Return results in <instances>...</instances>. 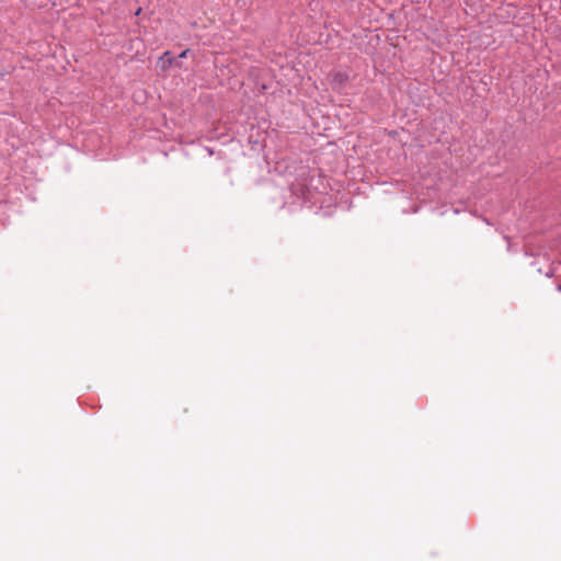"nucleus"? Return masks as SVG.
I'll use <instances>...</instances> for the list:
<instances>
[{"mask_svg":"<svg viewBox=\"0 0 561 561\" xmlns=\"http://www.w3.org/2000/svg\"><path fill=\"white\" fill-rule=\"evenodd\" d=\"M173 64L174 59L171 57L170 51L163 53V55L158 59V67L161 71H168Z\"/></svg>","mask_w":561,"mask_h":561,"instance_id":"f257e3e1","label":"nucleus"},{"mask_svg":"<svg viewBox=\"0 0 561 561\" xmlns=\"http://www.w3.org/2000/svg\"><path fill=\"white\" fill-rule=\"evenodd\" d=\"M187 54H188V49H185V50H183V51L179 55V57H180V58H186V57H187Z\"/></svg>","mask_w":561,"mask_h":561,"instance_id":"f03ea898","label":"nucleus"}]
</instances>
